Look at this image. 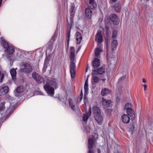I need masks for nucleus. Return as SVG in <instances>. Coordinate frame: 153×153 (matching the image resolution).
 <instances>
[{
	"label": "nucleus",
	"instance_id": "f257e3e1",
	"mask_svg": "<svg viewBox=\"0 0 153 153\" xmlns=\"http://www.w3.org/2000/svg\"><path fill=\"white\" fill-rule=\"evenodd\" d=\"M70 72L71 77L72 78H74L75 74V63L74 62L75 59V52L74 47L72 46L70 47Z\"/></svg>",
	"mask_w": 153,
	"mask_h": 153
},
{
	"label": "nucleus",
	"instance_id": "f03ea898",
	"mask_svg": "<svg viewBox=\"0 0 153 153\" xmlns=\"http://www.w3.org/2000/svg\"><path fill=\"white\" fill-rule=\"evenodd\" d=\"M98 138V134L94 133L92 135L91 137L88 139V153H94L93 147L94 146H96V141Z\"/></svg>",
	"mask_w": 153,
	"mask_h": 153
},
{
	"label": "nucleus",
	"instance_id": "7ed1b4c3",
	"mask_svg": "<svg viewBox=\"0 0 153 153\" xmlns=\"http://www.w3.org/2000/svg\"><path fill=\"white\" fill-rule=\"evenodd\" d=\"M92 109L95 120L99 125L101 124L103 119L101 115L100 109L99 107L94 106L93 107Z\"/></svg>",
	"mask_w": 153,
	"mask_h": 153
},
{
	"label": "nucleus",
	"instance_id": "20e7f679",
	"mask_svg": "<svg viewBox=\"0 0 153 153\" xmlns=\"http://www.w3.org/2000/svg\"><path fill=\"white\" fill-rule=\"evenodd\" d=\"M20 70L22 72L25 74L30 73L32 71V68L31 64L27 62H24L22 64Z\"/></svg>",
	"mask_w": 153,
	"mask_h": 153
},
{
	"label": "nucleus",
	"instance_id": "39448f33",
	"mask_svg": "<svg viewBox=\"0 0 153 153\" xmlns=\"http://www.w3.org/2000/svg\"><path fill=\"white\" fill-rule=\"evenodd\" d=\"M32 77L38 84L44 83L45 80L44 78L38 74L34 72L32 74Z\"/></svg>",
	"mask_w": 153,
	"mask_h": 153
},
{
	"label": "nucleus",
	"instance_id": "423d86ee",
	"mask_svg": "<svg viewBox=\"0 0 153 153\" xmlns=\"http://www.w3.org/2000/svg\"><path fill=\"white\" fill-rule=\"evenodd\" d=\"M74 17V16L71 17V16H70V24H68V28L66 31V36L67 37V38L68 39L67 42L68 44H69V42L71 27L73 24V18Z\"/></svg>",
	"mask_w": 153,
	"mask_h": 153
},
{
	"label": "nucleus",
	"instance_id": "0eeeda50",
	"mask_svg": "<svg viewBox=\"0 0 153 153\" xmlns=\"http://www.w3.org/2000/svg\"><path fill=\"white\" fill-rule=\"evenodd\" d=\"M44 89L48 94L50 96H53L54 94V90L53 87L48 85H45L44 86Z\"/></svg>",
	"mask_w": 153,
	"mask_h": 153
},
{
	"label": "nucleus",
	"instance_id": "6e6552de",
	"mask_svg": "<svg viewBox=\"0 0 153 153\" xmlns=\"http://www.w3.org/2000/svg\"><path fill=\"white\" fill-rule=\"evenodd\" d=\"M91 73V75L92 76V79L93 80V82H92V85H94V83H98L99 82L100 80V79L99 77L97 76H95L96 74V72L97 71L96 70L92 69Z\"/></svg>",
	"mask_w": 153,
	"mask_h": 153
},
{
	"label": "nucleus",
	"instance_id": "1a4fd4ad",
	"mask_svg": "<svg viewBox=\"0 0 153 153\" xmlns=\"http://www.w3.org/2000/svg\"><path fill=\"white\" fill-rule=\"evenodd\" d=\"M95 40L98 43L97 45H100V43L103 41L102 35L100 32H97L95 36Z\"/></svg>",
	"mask_w": 153,
	"mask_h": 153
},
{
	"label": "nucleus",
	"instance_id": "9d476101",
	"mask_svg": "<svg viewBox=\"0 0 153 153\" xmlns=\"http://www.w3.org/2000/svg\"><path fill=\"white\" fill-rule=\"evenodd\" d=\"M100 64L99 60L97 58H94L92 63V66L94 68L93 69L95 70L97 68L100 66Z\"/></svg>",
	"mask_w": 153,
	"mask_h": 153
},
{
	"label": "nucleus",
	"instance_id": "9b49d317",
	"mask_svg": "<svg viewBox=\"0 0 153 153\" xmlns=\"http://www.w3.org/2000/svg\"><path fill=\"white\" fill-rule=\"evenodd\" d=\"M102 104L105 108L109 107L111 105V100H106L103 98H102Z\"/></svg>",
	"mask_w": 153,
	"mask_h": 153
},
{
	"label": "nucleus",
	"instance_id": "f8f14e48",
	"mask_svg": "<svg viewBox=\"0 0 153 153\" xmlns=\"http://www.w3.org/2000/svg\"><path fill=\"white\" fill-rule=\"evenodd\" d=\"M110 19L114 24L116 25L118 23V16L114 14H112L111 15Z\"/></svg>",
	"mask_w": 153,
	"mask_h": 153
},
{
	"label": "nucleus",
	"instance_id": "ddd939ff",
	"mask_svg": "<svg viewBox=\"0 0 153 153\" xmlns=\"http://www.w3.org/2000/svg\"><path fill=\"white\" fill-rule=\"evenodd\" d=\"M9 91V88L7 86L2 87L0 89V96L4 95L7 93Z\"/></svg>",
	"mask_w": 153,
	"mask_h": 153
},
{
	"label": "nucleus",
	"instance_id": "4468645a",
	"mask_svg": "<svg viewBox=\"0 0 153 153\" xmlns=\"http://www.w3.org/2000/svg\"><path fill=\"white\" fill-rule=\"evenodd\" d=\"M126 112L127 114L131 117V120H133L134 119V111L131 108L128 109L126 110Z\"/></svg>",
	"mask_w": 153,
	"mask_h": 153
},
{
	"label": "nucleus",
	"instance_id": "2eb2a0df",
	"mask_svg": "<svg viewBox=\"0 0 153 153\" xmlns=\"http://www.w3.org/2000/svg\"><path fill=\"white\" fill-rule=\"evenodd\" d=\"M85 13L86 16L87 18L89 19L91 17L92 12L91 10L89 8H87L85 9Z\"/></svg>",
	"mask_w": 153,
	"mask_h": 153
},
{
	"label": "nucleus",
	"instance_id": "dca6fc26",
	"mask_svg": "<svg viewBox=\"0 0 153 153\" xmlns=\"http://www.w3.org/2000/svg\"><path fill=\"white\" fill-rule=\"evenodd\" d=\"M121 119L122 121L125 123H129L130 118L127 115L124 114L122 115Z\"/></svg>",
	"mask_w": 153,
	"mask_h": 153
},
{
	"label": "nucleus",
	"instance_id": "f3484780",
	"mask_svg": "<svg viewBox=\"0 0 153 153\" xmlns=\"http://www.w3.org/2000/svg\"><path fill=\"white\" fill-rule=\"evenodd\" d=\"M89 6L91 9H94L97 6L96 3L94 0H89Z\"/></svg>",
	"mask_w": 153,
	"mask_h": 153
},
{
	"label": "nucleus",
	"instance_id": "a211bd4d",
	"mask_svg": "<svg viewBox=\"0 0 153 153\" xmlns=\"http://www.w3.org/2000/svg\"><path fill=\"white\" fill-rule=\"evenodd\" d=\"M76 40L77 41V43L79 44L80 43L82 39V37L81 34L80 32H77L76 34Z\"/></svg>",
	"mask_w": 153,
	"mask_h": 153
},
{
	"label": "nucleus",
	"instance_id": "6ab92c4d",
	"mask_svg": "<svg viewBox=\"0 0 153 153\" xmlns=\"http://www.w3.org/2000/svg\"><path fill=\"white\" fill-rule=\"evenodd\" d=\"M102 50L100 48H97L95 51V56L97 58L100 57V55Z\"/></svg>",
	"mask_w": 153,
	"mask_h": 153
},
{
	"label": "nucleus",
	"instance_id": "aec40b11",
	"mask_svg": "<svg viewBox=\"0 0 153 153\" xmlns=\"http://www.w3.org/2000/svg\"><path fill=\"white\" fill-rule=\"evenodd\" d=\"M5 51L8 53L9 54H12L15 52V49L13 47L10 46L7 49H5Z\"/></svg>",
	"mask_w": 153,
	"mask_h": 153
},
{
	"label": "nucleus",
	"instance_id": "412c9836",
	"mask_svg": "<svg viewBox=\"0 0 153 153\" xmlns=\"http://www.w3.org/2000/svg\"><path fill=\"white\" fill-rule=\"evenodd\" d=\"M10 74L12 79L14 80H16V70L14 69H12L10 70Z\"/></svg>",
	"mask_w": 153,
	"mask_h": 153
},
{
	"label": "nucleus",
	"instance_id": "4be33fe9",
	"mask_svg": "<svg viewBox=\"0 0 153 153\" xmlns=\"http://www.w3.org/2000/svg\"><path fill=\"white\" fill-rule=\"evenodd\" d=\"M111 92V91L107 88H104L101 91V94L102 96H105L107 94H109Z\"/></svg>",
	"mask_w": 153,
	"mask_h": 153
},
{
	"label": "nucleus",
	"instance_id": "5701e85b",
	"mask_svg": "<svg viewBox=\"0 0 153 153\" xmlns=\"http://www.w3.org/2000/svg\"><path fill=\"white\" fill-rule=\"evenodd\" d=\"M117 45L118 42L117 41L114 40L111 43V46L112 49L113 51H114L117 48Z\"/></svg>",
	"mask_w": 153,
	"mask_h": 153
},
{
	"label": "nucleus",
	"instance_id": "b1692460",
	"mask_svg": "<svg viewBox=\"0 0 153 153\" xmlns=\"http://www.w3.org/2000/svg\"><path fill=\"white\" fill-rule=\"evenodd\" d=\"M97 71L96 74H103L105 71V68L104 67H100V68L97 69V70H96Z\"/></svg>",
	"mask_w": 153,
	"mask_h": 153
},
{
	"label": "nucleus",
	"instance_id": "393cba45",
	"mask_svg": "<svg viewBox=\"0 0 153 153\" xmlns=\"http://www.w3.org/2000/svg\"><path fill=\"white\" fill-rule=\"evenodd\" d=\"M46 84L50 85L51 87H53V88H56L58 87V85L56 82L54 81H50L49 83H47Z\"/></svg>",
	"mask_w": 153,
	"mask_h": 153
},
{
	"label": "nucleus",
	"instance_id": "a878e982",
	"mask_svg": "<svg viewBox=\"0 0 153 153\" xmlns=\"http://www.w3.org/2000/svg\"><path fill=\"white\" fill-rule=\"evenodd\" d=\"M75 8V7L74 5V4H72L70 6V16H71V17H73L74 16V9Z\"/></svg>",
	"mask_w": 153,
	"mask_h": 153
},
{
	"label": "nucleus",
	"instance_id": "bb28decb",
	"mask_svg": "<svg viewBox=\"0 0 153 153\" xmlns=\"http://www.w3.org/2000/svg\"><path fill=\"white\" fill-rule=\"evenodd\" d=\"M112 7H113L115 10L117 12H119L120 11V9L121 6L118 3L115 4L114 5L113 4V5H111Z\"/></svg>",
	"mask_w": 153,
	"mask_h": 153
},
{
	"label": "nucleus",
	"instance_id": "cd10ccee",
	"mask_svg": "<svg viewBox=\"0 0 153 153\" xmlns=\"http://www.w3.org/2000/svg\"><path fill=\"white\" fill-rule=\"evenodd\" d=\"M13 108L10 107L7 110L6 113L7 116H9L13 112Z\"/></svg>",
	"mask_w": 153,
	"mask_h": 153
},
{
	"label": "nucleus",
	"instance_id": "c85d7f7f",
	"mask_svg": "<svg viewBox=\"0 0 153 153\" xmlns=\"http://www.w3.org/2000/svg\"><path fill=\"white\" fill-rule=\"evenodd\" d=\"M57 34V32H56V31H55L53 35V36H52V37H51V39L50 40H51V41H52V42H54V41L56 39Z\"/></svg>",
	"mask_w": 153,
	"mask_h": 153
},
{
	"label": "nucleus",
	"instance_id": "c756f323",
	"mask_svg": "<svg viewBox=\"0 0 153 153\" xmlns=\"http://www.w3.org/2000/svg\"><path fill=\"white\" fill-rule=\"evenodd\" d=\"M23 91L24 90L22 88V87L19 86L17 88L16 91V92H17L18 93H21L23 92Z\"/></svg>",
	"mask_w": 153,
	"mask_h": 153
},
{
	"label": "nucleus",
	"instance_id": "7c9ffc66",
	"mask_svg": "<svg viewBox=\"0 0 153 153\" xmlns=\"http://www.w3.org/2000/svg\"><path fill=\"white\" fill-rule=\"evenodd\" d=\"M4 103L2 102L0 104V113L3 111L5 108Z\"/></svg>",
	"mask_w": 153,
	"mask_h": 153
},
{
	"label": "nucleus",
	"instance_id": "2f4dec72",
	"mask_svg": "<svg viewBox=\"0 0 153 153\" xmlns=\"http://www.w3.org/2000/svg\"><path fill=\"white\" fill-rule=\"evenodd\" d=\"M117 32L116 30H114L113 31L112 36V37L113 39H115L117 37Z\"/></svg>",
	"mask_w": 153,
	"mask_h": 153
},
{
	"label": "nucleus",
	"instance_id": "473e14b6",
	"mask_svg": "<svg viewBox=\"0 0 153 153\" xmlns=\"http://www.w3.org/2000/svg\"><path fill=\"white\" fill-rule=\"evenodd\" d=\"M88 115L86 114H83V120L85 122H87L88 119Z\"/></svg>",
	"mask_w": 153,
	"mask_h": 153
},
{
	"label": "nucleus",
	"instance_id": "72a5a7b5",
	"mask_svg": "<svg viewBox=\"0 0 153 153\" xmlns=\"http://www.w3.org/2000/svg\"><path fill=\"white\" fill-rule=\"evenodd\" d=\"M2 42L4 44V46L5 49H7L10 46H9L8 43L6 42L4 40H2Z\"/></svg>",
	"mask_w": 153,
	"mask_h": 153
},
{
	"label": "nucleus",
	"instance_id": "f704fd0d",
	"mask_svg": "<svg viewBox=\"0 0 153 153\" xmlns=\"http://www.w3.org/2000/svg\"><path fill=\"white\" fill-rule=\"evenodd\" d=\"M70 107L74 111H75L77 110L78 111L79 110V108L77 106L76 107L74 105H73V106Z\"/></svg>",
	"mask_w": 153,
	"mask_h": 153
},
{
	"label": "nucleus",
	"instance_id": "c9c22d12",
	"mask_svg": "<svg viewBox=\"0 0 153 153\" xmlns=\"http://www.w3.org/2000/svg\"><path fill=\"white\" fill-rule=\"evenodd\" d=\"M53 42H52V41H51L50 40L48 43V45L49 48H51L53 46Z\"/></svg>",
	"mask_w": 153,
	"mask_h": 153
},
{
	"label": "nucleus",
	"instance_id": "e433bc0d",
	"mask_svg": "<svg viewBox=\"0 0 153 153\" xmlns=\"http://www.w3.org/2000/svg\"><path fill=\"white\" fill-rule=\"evenodd\" d=\"M131 104L129 103H126L125 105V108L127 110L131 108Z\"/></svg>",
	"mask_w": 153,
	"mask_h": 153
},
{
	"label": "nucleus",
	"instance_id": "4c0bfd02",
	"mask_svg": "<svg viewBox=\"0 0 153 153\" xmlns=\"http://www.w3.org/2000/svg\"><path fill=\"white\" fill-rule=\"evenodd\" d=\"M4 77V74L3 73H2L0 71V77H1L0 82H2L3 78Z\"/></svg>",
	"mask_w": 153,
	"mask_h": 153
},
{
	"label": "nucleus",
	"instance_id": "58836bf2",
	"mask_svg": "<svg viewBox=\"0 0 153 153\" xmlns=\"http://www.w3.org/2000/svg\"><path fill=\"white\" fill-rule=\"evenodd\" d=\"M68 102L70 107H71L73 105L72 100L71 98H69L68 99Z\"/></svg>",
	"mask_w": 153,
	"mask_h": 153
},
{
	"label": "nucleus",
	"instance_id": "ea45409f",
	"mask_svg": "<svg viewBox=\"0 0 153 153\" xmlns=\"http://www.w3.org/2000/svg\"><path fill=\"white\" fill-rule=\"evenodd\" d=\"M125 76H122L121 77L118 79V82H122L123 80H124L125 79Z\"/></svg>",
	"mask_w": 153,
	"mask_h": 153
},
{
	"label": "nucleus",
	"instance_id": "a19ab883",
	"mask_svg": "<svg viewBox=\"0 0 153 153\" xmlns=\"http://www.w3.org/2000/svg\"><path fill=\"white\" fill-rule=\"evenodd\" d=\"M117 0H109V3L111 5H113L114 2H115Z\"/></svg>",
	"mask_w": 153,
	"mask_h": 153
},
{
	"label": "nucleus",
	"instance_id": "79ce46f5",
	"mask_svg": "<svg viewBox=\"0 0 153 153\" xmlns=\"http://www.w3.org/2000/svg\"><path fill=\"white\" fill-rule=\"evenodd\" d=\"M84 89L86 93L88 91V85H84Z\"/></svg>",
	"mask_w": 153,
	"mask_h": 153
},
{
	"label": "nucleus",
	"instance_id": "37998d69",
	"mask_svg": "<svg viewBox=\"0 0 153 153\" xmlns=\"http://www.w3.org/2000/svg\"><path fill=\"white\" fill-rule=\"evenodd\" d=\"M135 128V127L133 125H131L130 127V129L132 131H133Z\"/></svg>",
	"mask_w": 153,
	"mask_h": 153
},
{
	"label": "nucleus",
	"instance_id": "c03bdc74",
	"mask_svg": "<svg viewBox=\"0 0 153 153\" xmlns=\"http://www.w3.org/2000/svg\"><path fill=\"white\" fill-rule=\"evenodd\" d=\"M106 56H107L108 58V59L109 60V59L110 58H111V59L112 58V57H110V56H109L107 52V53H106Z\"/></svg>",
	"mask_w": 153,
	"mask_h": 153
},
{
	"label": "nucleus",
	"instance_id": "a18cd8bd",
	"mask_svg": "<svg viewBox=\"0 0 153 153\" xmlns=\"http://www.w3.org/2000/svg\"><path fill=\"white\" fill-rule=\"evenodd\" d=\"M84 85H88V79H87V80L85 81Z\"/></svg>",
	"mask_w": 153,
	"mask_h": 153
},
{
	"label": "nucleus",
	"instance_id": "49530a36",
	"mask_svg": "<svg viewBox=\"0 0 153 153\" xmlns=\"http://www.w3.org/2000/svg\"><path fill=\"white\" fill-rule=\"evenodd\" d=\"M143 87H144V90L145 91L146 89V88L147 87V85L146 84H144L143 85Z\"/></svg>",
	"mask_w": 153,
	"mask_h": 153
},
{
	"label": "nucleus",
	"instance_id": "de8ad7c7",
	"mask_svg": "<svg viewBox=\"0 0 153 153\" xmlns=\"http://www.w3.org/2000/svg\"><path fill=\"white\" fill-rule=\"evenodd\" d=\"M80 48H81V46H80V47L78 48L77 49V51H76V53L79 51V50H80Z\"/></svg>",
	"mask_w": 153,
	"mask_h": 153
},
{
	"label": "nucleus",
	"instance_id": "09e8293b",
	"mask_svg": "<svg viewBox=\"0 0 153 153\" xmlns=\"http://www.w3.org/2000/svg\"><path fill=\"white\" fill-rule=\"evenodd\" d=\"M109 28V27L107 25H106L105 26V28L106 29V30H108Z\"/></svg>",
	"mask_w": 153,
	"mask_h": 153
},
{
	"label": "nucleus",
	"instance_id": "8fccbe9b",
	"mask_svg": "<svg viewBox=\"0 0 153 153\" xmlns=\"http://www.w3.org/2000/svg\"><path fill=\"white\" fill-rule=\"evenodd\" d=\"M142 81L144 83H146V80L144 78H143Z\"/></svg>",
	"mask_w": 153,
	"mask_h": 153
},
{
	"label": "nucleus",
	"instance_id": "3c124183",
	"mask_svg": "<svg viewBox=\"0 0 153 153\" xmlns=\"http://www.w3.org/2000/svg\"><path fill=\"white\" fill-rule=\"evenodd\" d=\"M80 97H83V93L82 91H81V94L80 95Z\"/></svg>",
	"mask_w": 153,
	"mask_h": 153
},
{
	"label": "nucleus",
	"instance_id": "603ef678",
	"mask_svg": "<svg viewBox=\"0 0 153 153\" xmlns=\"http://www.w3.org/2000/svg\"><path fill=\"white\" fill-rule=\"evenodd\" d=\"M97 152L98 153H101V150L99 149H97Z\"/></svg>",
	"mask_w": 153,
	"mask_h": 153
},
{
	"label": "nucleus",
	"instance_id": "864d4df0",
	"mask_svg": "<svg viewBox=\"0 0 153 153\" xmlns=\"http://www.w3.org/2000/svg\"><path fill=\"white\" fill-rule=\"evenodd\" d=\"M88 68V65H87V68H86V70H85V71H86V72H87V71Z\"/></svg>",
	"mask_w": 153,
	"mask_h": 153
},
{
	"label": "nucleus",
	"instance_id": "5fc2aeb1",
	"mask_svg": "<svg viewBox=\"0 0 153 153\" xmlns=\"http://www.w3.org/2000/svg\"><path fill=\"white\" fill-rule=\"evenodd\" d=\"M82 97H80L79 100L80 101H81L82 100Z\"/></svg>",
	"mask_w": 153,
	"mask_h": 153
},
{
	"label": "nucleus",
	"instance_id": "6e6d98bb",
	"mask_svg": "<svg viewBox=\"0 0 153 153\" xmlns=\"http://www.w3.org/2000/svg\"><path fill=\"white\" fill-rule=\"evenodd\" d=\"M105 79H102V80L104 81H105Z\"/></svg>",
	"mask_w": 153,
	"mask_h": 153
},
{
	"label": "nucleus",
	"instance_id": "4d7b16f0",
	"mask_svg": "<svg viewBox=\"0 0 153 153\" xmlns=\"http://www.w3.org/2000/svg\"><path fill=\"white\" fill-rule=\"evenodd\" d=\"M90 114H91V109H90Z\"/></svg>",
	"mask_w": 153,
	"mask_h": 153
},
{
	"label": "nucleus",
	"instance_id": "13d9d810",
	"mask_svg": "<svg viewBox=\"0 0 153 153\" xmlns=\"http://www.w3.org/2000/svg\"><path fill=\"white\" fill-rule=\"evenodd\" d=\"M144 153H146V150H145Z\"/></svg>",
	"mask_w": 153,
	"mask_h": 153
},
{
	"label": "nucleus",
	"instance_id": "bf43d9fd",
	"mask_svg": "<svg viewBox=\"0 0 153 153\" xmlns=\"http://www.w3.org/2000/svg\"><path fill=\"white\" fill-rule=\"evenodd\" d=\"M87 133H90V131H89L88 132H87Z\"/></svg>",
	"mask_w": 153,
	"mask_h": 153
},
{
	"label": "nucleus",
	"instance_id": "052dcab7",
	"mask_svg": "<svg viewBox=\"0 0 153 153\" xmlns=\"http://www.w3.org/2000/svg\"><path fill=\"white\" fill-rule=\"evenodd\" d=\"M119 153L118 152H117V153Z\"/></svg>",
	"mask_w": 153,
	"mask_h": 153
}]
</instances>
